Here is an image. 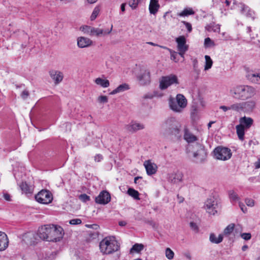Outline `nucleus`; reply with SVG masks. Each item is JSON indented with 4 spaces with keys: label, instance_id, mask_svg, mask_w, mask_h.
I'll use <instances>...</instances> for the list:
<instances>
[{
    "label": "nucleus",
    "instance_id": "20e7f679",
    "mask_svg": "<svg viewBox=\"0 0 260 260\" xmlns=\"http://www.w3.org/2000/svg\"><path fill=\"white\" fill-rule=\"evenodd\" d=\"M254 93V88L248 85L238 86L232 91V95L234 98L242 100L251 98Z\"/></svg>",
    "mask_w": 260,
    "mask_h": 260
},
{
    "label": "nucleus",
    "instance_id": "7c9ffc66",
    "mask_svg": "<svg viewBox=\"0 0 260 260\" xmlns=\"http://www.w3.org/2000/svg\"><path fill=\"white\" fill-rule=\"evenodd\" d=\"M245 128V127L240 124L236 126L237 134L239 139L241 141H243L244 138Z\"/></svg>",
    "mask_w": 260,
    "mask_h": 260
},
{
    "label": "nucleus",
    "instance_id": "603ef678",
    "mask_svg": "<svg viewBox=\"0 0 260 260\" xmlns=\"http://www.w3.org/2000/svg\"><path fill=\"white\" fill-rule=\"evenodd\" d=\"M241 237L244 240H249L251 239V234L250 233H243L241 235Z\"/></svg>",
    "mask_w": 260,
    "mask_h": 260
},
{
    "label": "nucleus",
    "instance_id": "3c124183",
    "mask_svg": "<svg viewBox=\"0 0 260 260\" xmlns=\"http://www.w3.org/2000/svg\"><path fill=\"white\" fill-rule=\"evenodd\" d=\"M192 66L193 70L195 72H198V61L197 58H194L192 59Z\"/></svg>",
    "mask_w": 260,
    "mask_h": 260
},
{
    "label": "nucleus",
    "instance_id": "f3484780",
    "mask_svg": "<svg viewBox=\"0 0 260 260\" xmlns=\"http://www.w3.org/2000/svg\"><path fill=\"white\" fill-rule=\"evenodd\" d=\"M125 127L128 132L135 133L138 130L143 129L144 126L143 124L136 122V121H132L128 124L126 125Z\"/></svg>",
    "mask_w": 260,
    "mask_h": 260
},
{
    "label": "nucleus",
    "instance_id": "72a5a7b5",
    "mask_svg": "<svg viewBox=\"0 0 260 260\" xmlns=\"http://www.w3.org/2000/svg\"><path fill=\"white\" fill-rule=\"evenodd\" d=\"M127 193L129 196L133 198L135 200H140V198H139L140 193H139V192L137 190L134 189V188H129L127 191Z\"/></svg>",
    "mask_w": 260,
    "mask_h": 260
},
{
    "label": "nucleus",
    "instance_id": "052dcab7",
    "mask_svg": "<svg viewBox=\"0 0 260 260\" xmlns=\"http://www.w3.org/2000/svg\"><path fill=\"white\" fill-rule=\"evenodd\" d=\"M102 159H103V156L101 154H97L94 157L95 161H98V162L101 161V160Z\"/></svg>",
    "mask_w": 260,
    "mask_h": 260
},
{
    "label": "nucleus",
    "instance_id": "393cba45",
    "mask_svg": "<svg viewBox=\"0 0 260 260\" xmlns=\"http://www.w3.org/2000/svg\"><path fill=\"white\" fill-rule=\"evenodd\" d=\"M183 175L181 173L178 172L170 175L169 181L172 183H177L182 181Z\"/></svg>",
    "mask_w": 260,
    "mask_h": 260
},
{
    "label": "nucleus",
    "instance_id": "4468645a",
    "mask_svg": "<svg viewBox=\"0 0 260 260\" xmlns=\"http://www.w3.org/2000/svg\"><path fill=\"white\" fill-rule=\"evenodd\" d=\"M49 228H50V224L45 225L39 228L36 234L37 238L39 237L42 240L48 241Z\"/></svg>",
    "mask_w": 260,
    "mask_h": 260
},
{
    "label": "nucleus",
    "instance_id": "338daca9",
    "mask_svg": "<svg viewBox=\"0 0 260 260\" xmlns=\"http://www.w3.org/2000/svg\"><path fill=\"white\" fill-rule=\"evenodd\" d=\"M4 198L7 201H10V196L8 193L4 194Z\"/></svg>",
    "mask_w": 260,
    "mask_h": 260
},
{
    "label": "nucleus",
    "instance_id": "473e14b6",
    "mask_svg": "<svg viewBox=\"0 0 260 260\" xmlns=\"http://www.w3.org/2000/svg\"><path fill=\"white\" fill-rule=\"evenodd\" d=\"M194 11L190 8H185L182 11L177 14V16L180 17H185L189 15H193Z\"/></svg>",
    "mask_w": 260,
    "mask_h": 260
},
{
    "label": "nucleus",
    "instance_id": "9b49d317",
    "mask_svg": "<svg viewBox=\"0 0 260 260\" xmlns=\"http://www.w3.org/2000/svg\"><path fill=\"white\" fill-rule=\"evenodd\" d=\"M110 194L106 190L101 191L95 199V201L96 203L102 205H106L110 202Z\"/></svg>",
    "mask_w": 260,
    "mask_h": 260
},
{
    "label": "nucleus",
    "instance_id": "423d86ee",
    "mask_svg": "<svg viewBox=\"0 0 260 260\" xmlns=\"http://www.w3.org/2000/svg\"><path fill=\"white\" fill-rule=\"evenodd\" d=\"M64 231L61 226L50 224L48 241L55 242L59 241L62 239Z\"/></svg>",
    "mask_w": 260,
    "mask_h": 260
},
{
    "label": "nucleus",
    "instance_id": "dca6fc26",
    "mask_svg": "<svg viewBox=\"0 0 260 260\" xmlns=\"http://www.w3.org/2000/svg\"><path fill=\"white\" fill-rule=\"evenodd\" d=\"M49 75L52 79L54 81V84L57 85L63 80V73L59 71L52 70L49 72Z\"/></svg>",
    "mask_w": 260,
    "mask_h": 260
},
{
    "label": "nucleus",
    "instance_id": "a18cd8bd",
    "mask_svg": "<svg viewBox=\"0 0 260 260\" xmlns=\"http://www.w3.org/2000/svg\"><path fill=\"white\" fill-rule=\"evenodd\" d=\"M169 51L170 52V54H171V59L175 62H178V59H177V57L178 56V53L174 51L171 49H169Z\"/></svg>",
    "mask_w": 260,
    "mask_h": 260
},
{
    "label": "nucleus",
    "instance_id": "1a4fd4ad",
    "mask_svg": "<svg viewBox=\"0 0 260 260\" xmlns=\"http://www.w3.org/2000/svg\"><path fill=\"white\" fill-rule=\"evenodd\" d=\"M214 153L217 159L222 160H228L232 156L231 150L227 147L218 146L214 150Z\"/></svg>",
    "mask_w": 260,
    "mask_h": 260
},
{
    "label": "nucleus",
    "instance_id": "cd10ccee",
    "mask_svg": "<svg viewBox=\"0 0 260 260\" xmlns=\"http://www.w3.org/2000/svg\"><path fill=\"white\" fill-rule=\"evenodd\" d=\"M19 36H20V39L22 40V41H24V42H23L21 44V47L23 48H24L26 47L27 44L29 43V37L28 35L26 33H25L24 31H20Z\"/></svg>",
    "mask_w": 260,
    "mask_h": 260
},
{
    "label": "nucleus",
    "instance_id": "412c9836",
    "mask_svg": "<svg viewBox=\"0 0 260 260\" xmlns=\"http://www.w3.org/2000/svg\"><path fill=\"white\" fill-rule=\"evenodd\" d=\"M9 240L7 235L0 232V251L5 250L8 246Z\"/></svg>",
    "mask_w": 260,
    "mask_h": 260
},
{
    "label": "nucleus",
    "instance_id": "e433bc0d",
    "mask_svg": "<svg viewBox=\"0 0 260 260\" xmlns=\"http://www.w3.org/2000/svg\"><path fill=\"white\" fill-rule=\"evenodd\" d=\"M144 248V245L142 244L136 243L134 244L130 250V253H133V251L139 252L142 251Z\"/></svg>",
    "mask_w": 260,
    "mask_h": 260
},
{
    "label": "nucleus",
    "instance_id": "6e6552de",
    "mask_svg": "<svg viewBox=\"0 0 260 260\" xmlns=\"http://www.w3.org/2000/svg\"><path fill=\"white\" fill-rule=\"evenodd\" d=\"M174 84H179L178 77L174 74H170L161 77L159 82V88L161 90H165Z\"/></svg>",
    "mask_w": 260,
    "mask_h": 260
},
{
    "label": "nucleus",
    "instance_id": "c756f323",
    "mask_svg": "<svg viewBox=\"0 0 260 260\" xmlns=\"http://www.w3.org/2000/svg\"><path fill=\"white\" fill-rule=\"evenodd\" d=\"M223 235L220 234L217 238L214 233H211L210 235L209 240L212 243L219 244L223 240Z\"/></svg>",
    "mask_w": 260,
    "mask_h": 260
},
{
    "label": "nucleus",
    "instance_id": "f257e3e1",
    "mask_svg": "<svg viewBox=\"0 0 260 260\" xmlns=\"http://www.w3.org/2000/svg\"><path fill=\"white\" fill-rule=\"evenodd\" d=\"M184 139L189 143L187 150L192 153L195 161L197 163L203 162L207 155L204 146L198 142L193 143L198 140V138L186 127L184 128Z\"/></svg>",
    "mask_w": 260,
    "mask_h": 260
},
{
    "label": "nucleus",
    "instance_id": "39448f33",
    "mask_svg": "<svg viewBox=\"0 0 260 260\" xmlns=\"http://www.w3.org/2000/svg\"><path fill=\"white\" fill-rule=\"evenodd\" d=\"M169 106L174 112L181 113L187 106V100L183 95L178 94L176 99H170Z\"/></svg>",
    "mask_w": 260,
    "mask_h": 260
},
{
    "label": "nucleus",
    "instance_id": "ddd939ff",
    "mask_svg": "<svg viewBox=\"0 0 260 260\" xmlns=\"http://www.w3.org/2000/svg\"><path fill=\"white\" fill-rule=\"evenodd\" d=\"M137 79L141 85H145L150 82V75L149 72L145 70L137 76Z\"/></svg>",
    "mask_w": 260,
    "mask_h": 260
},
{
    "label": "nucleus",
    "instance_id": "9d476101",
    "mask_svg": "<svg viewBox=\"0 0 260 260\" xmlns=\"http://www.w3.org/2000/svg\"><path fill=\"white\" fill-rule=\"evenodd\" d=\"M35 199L40 203L48 204L52 202L53 197L49 190L43 189L36 195Z\"/></svg>",
    "mask_w": 260,
    "mask_h": 260
},
{
    "label": "nucleus",
    "instance_id": "f704fd0d",
    "mask_svg": "<svg viewBox=\"0 0 260 260\" xmlns=\"http://www.w3.org/2000/svg\"><path fill=\"white\" fill-rule=\"evenodd\" d=\"M205 65L204 70L205 71L208 70L211 68L213 64V61L211 59V57L209 55H205Z\"/></svg>",
    "mask_w": 260,
    "mask_h": 260
},
{
    "label": "nucleus",
    "instance_id": "79ce46f5",
    "mask_svg": "<svg viewBox=\"0 0 260 260\" xmlns=\"http://www.w3.org/2000/svg\"><path fill=\"white\" fill-rule=\"evenodd\" d=\"M165 254L169 259H172L174 258V253L170 248H166Z\"/></svg>",
    "mask_w": 260,
    "mask_h": 260
},
{
    "label": "nucleus",
    "instance_id": "2eb2a0df",
    "mask_svg": "<svg viewBox=\"0 0 260 260\" xmlns=\"http://www.w3.org/2000/svg\"><path fill=\"white\" fill-rule=\"evenodd\" d=\"M144 166L145 168L147 174L148 175H152L156 173L157 170V165L151 161L150 160H147L144 161Z\"/></svg>",
    "mask_w": 260,
    "mask_h": 260
},
{
    "label": "nucleus",
    "instance_id": "a19ab883",
    "mask_svg": "<svg viewBox=\"0 0 260 260\" xmlns=\"http://www.w3.org/2000/svg\"><path fill=\"white\" fill-rule=\"evenodd\" d=\"M100 11V9L99 6H96L94 8L93 12L90 16V20L91 21H93L96 18L97 16L99 14Z\"/></svg>",
    "mask_w": 260,
    "mask_h": 260
},
{
    "label": "nucleus",
    "instance_id": "e2e57ef3",
    "mask_svg": "<svg viewBox=\"0 0 260 260\" xmlns=\"http://www.w3.org/2000/svg\"><path fill=\"white\" fill-rule=\"evenodd\" d=\"M88 226H90L91 228H92L93 229H94L95 230H98L100 228L99 225L98 224H96L90 225H88Z\"/></svg>",
    "mask_w": 260,
    "mask_h": 260
},
{
    "label": "nucleus",
    "instance_id": "5fc2aeb1",
    "mask_svg": "<svg viewBox=\"0 0 260 260\" xmlns=\"http://www.w3.org/2000/svg\"><path fill=\"white\" fill-rule=\"evenodd\" d=\"M245 202L247 206H250V207L254 206V201L253 200L250 199H246L245 200Z\"/></svg>",
    "mask_w": 260,
    "mask_h": 260
},
{
    "label": "nucleus",
    "instance_id": "f8f14e48",
    "mask_svg": "<svg viewBox=\"0 0 260 260\" xmlns=\"http://www.w3.org/2000/svg\"><path fill=\"white\" fill-rule=\"evenodd\" d=\"M36 233L29 232L22 235V240L27 245L34 244L37 240Z\"/></svg>",
    "mask_w": 260,
    "mask_h": 260
},
{
    "label": "nucleus",
    "instance_id": "0eeeda50",
    "mask_svg": "<svg viewBox=\"0 0 260 260\" xmlns=\"http://www.w3.org/2000/svg\"><path fill=\"white\" fill-rule=\"evenodd\" d=\"M204 208L210 215H214L220 209L217 199L214 197H210L205 202Z\"/></svg>",
    "mask_w": 260,
    "mask_h": 260
},
{
    "label": "nucleus",
    "instance_id": "58836bf2",
    "mask_svg": "<svg viewBox=\"0 0 260 260\" xmlns=\"http://www.w3.org/2000/svg\"><path fill=\"white\" fill-rule=\"evenodd\" d=\"M20 187L23 193L27 194L31 192L30 187L26 182H22L20 185Z\"/></svg>",
    "mask_w": 260,
    "mask_h": 260
},
{
    "label": "nucleus",
    "instance_id": "13d9d810",
    "mask_svg": "<svg viewBox=\"0 0 260 260\" xmlns=\"http://www.w3.org/2000/svg\"><path fill=\"white\" fill-rule=\"evenodd\" d=\"M188 50H178V51H179V53H178V54H179V55H180L182 57H184V55L185 53V52L187 51Z\"/></svg>",
    "mask_w": 260,
    "mask_h": 260
},
{
    "label": "nucleus",
    "instance_id": "69168bd1",
    "mask_svg": "<svg viewBox=\"0 0 260 260\" xmlns=\"http://www.w3.org/2000/svg\"><path fill=\"white\" fill-rule=\"evenodd\" d=\"M255 167L256 169L260 168V159H258V160L255 162Z\"/></svg>",
    "mask_w": 260,
    "mask_h": 260
},
{
    "label": "nucleus",
    "instance_id": "5701e85b",
    "mask_svg": "<svg viewBox=\"0 0 260 260\" xmlns=\"http://www.w3.org/2000/svg\"><path fill=\"white\" fill-rule=\"evenodd\" d=\"M240 125H241L246 129L249 128L253 124V120L250 117L244 116L239 119Z\"/></svg>",
    "mask_w": 260,
    "mask_h": 260
},
{
    "label": "nucleus",
    "instance_id": "8fccbe9b",
    "mask_svg": "<svg viewBox=\"0 0 260 260\" xmlns=\"http://www.w3.org/2000/svg\"><path fill=\"white\" fill-rule=\"evenodd\" d=\"M182 23L185 25V27L187 29L188 32H190L192 31V26L190 23L186 22L185 21H182Z\"/></svg>",
    "mask_w": 260,
    "mask_h": 260
},
{
    "label": "nucleus",
    "instance_id": "2f4dec72",
    "mask_svg": "<svg viewBox=\"0 0 260 260\" xmlns=\"http://www.w3.org/2000/svg\"><path fill=\"white\" fill-rule=\"evenodd\" d=\"M95 83L103 87L106 88L109 86L110 82L107 79H104L101 78H97L94 80Z\"/></svg>",
    "mask_w": 260,
    "mask_h": 260
},
{
    "label": "nucleus",
    "instance_id": "b1692460",
    "mask_svg": "<svg viewBox=\"0 0 260 260\" xmlns=\"http://www.w3.org/2000/svg\"><path fill=\"white\" fill-rule=\"evenodd\" d=\"M241 5V13L247 17L251 18L253 19L254 18V12L244 4H242Z\"/></svg>",
    "mask_w": 260,
    "mask_h": 260
},
{
    "label": "nucleus",
    "instance_id": "c03bdc74",
    "mask_svg": "<svg viewBox=\"0 0 260 260\" xmlns=\"http://www.w3.org/2000/svg\"><path fill=\"white\" fill-rule=\"evenodd\" d=\"M214 45V43L213 41H212L210 38H207L205 39L204 41V46L206 48L210 47Z\"/></svg>",
    "mask_w": 260,
    "mask_h": 260
},
{
    "label": "nucleus",
    "instance_id": "09e8293b",
    "mask_svg": "<svg viewBox=\"0 0 260 260\" xmlns=\"http://www.w3.org/2000/svg\"><path fill=\"white\" fill-rule=\"evenodd\" d=\"M69 223L72 225H78L82 223V220L79 218L73 219L69 221Z\"/></svg>",
    "mask_w": 260,
    "mask_h": 260
},
{
    "label": "nucleus",
    "instance_id": "bb28decb",
    "mask_svg": "<svg viewBox=\"0 0 260 260\" xmlns=\"http://www.w3.org/2000/svg\"><path fill=\"white\" fill-rule=\"evenodd\" d=\"M129 89V85L126 83H123L119 85L116 88L111 91L110 94L111 95L122 92Z\"/></svg>",
    "mask_w": 260,
    "mask_h": 260
},
{
    "label": "nucleus",
    "instance_id": "680f3d73",
    "mask_svg": "<svg viewBox=\"0 0 260 260\" xmlns=\"http://www.w3.org/2000/svg\"><path fill=\"white\" fill-rule=\"evenodd\" d=\"M154 95L152 93H147L146 94L144 98L145 99H152L153 97H154Z\"/></svg>",
    "mask_w": 260,
    "mask_h": 260
},
{
    "label": "nucleus",
    "instance_id": "ea45409f",
    "mask_svg": "<svg viewBox=\"0 0 260 260\" xmlns=\"http://www.w3.org/2000/svg\"><path fill=\"white\" fill-rule=\"evenodd\" d=\"M235 228V224L231 223L228 225L224 230L223 234L225 236L230 235L234 231Z\"/></svg>",
    "mask_w": 260,
    "mask_h": 260
},
{
    "label": "nucleus",
    "instance_id": "c85d7f7f",
    "mask_svg": "<svg viewBox=\"0 0 260 260\" xmlns=\"http://www.w3.org/2000/svg\"><path fill=\"white\" fill-rule=\"evenodd\" d=\"M56 255V252H49L43 253L42 256L39 257L40 260H54Z\"/></svg>",
    "mask_w": 260,
    "mask_h": 260
},
{
    "label": "nucleus",
    "instance_id": "6e6d98bb",
    "mask_svg": "<svg viewBox=\"0 0 260 260\" xmlns=\"http://www.w3.org/2000/svg\"><path fill=\"white\" fill-rule=\"evenodd\" d=\"M190 226L192 230H193L195 231H197V232L198 231V227L195 222H190Z\"/></svg>",
    "mask_w": 260,
    "mask_h": 260
},
{
    "label": "nucleus",
    "instance_id": "aec40b11",
    "mask_svg": "<svg viewBox=\"0 0 260 260\" xmlns=\"http://www.w3.org/2000/svg\"><path fill=\"white\" fill-rule=\"evenodd\" d=\"M178 50H188V46L186 45V40L184 36H181L176 39Z\"/></svg>",
    "mask_w": 260,
    "mask_h": 260
},
{
    "label": "nucleus",
    "instance_id": "a211bd4d",
    "mask_svg": "<svg viewBox=\"0 0 260 260\" xmlns=\"http://www.w3.org/2000/svg\"><path fill=\"white\" fill-rule=\"evenodd\" d=\"M112 29V25L111 26V27L110 29H101L100 28H95L94 27H92V32L91 34V36H96V37H101L102 36L106 35L108 34H109Z\"/></svg>",
    "mask_w": 260,
    "mask_h": 260
},
{
    "label": "nucleus",
    "instance_id": "4d7b16f0",
    "mask_svg": "<svg viewBox=\"0 0 260 260\" xmlns=\"http://www.w3.org/2000/svg\"><path fill=\"white\" fill-rule=\"evenodd\" d=\"M21 97L24 100H25L27 98V97L29 95V92L27 90H24L22 91V92L21 93Z\"/></svg>",
    "mask_w": 260,
    "mask_h": 260
},
{
    "label": "nucleus",
    "instance_id": "6ab92c4d",
    "mask_svg": "<svg viewBox=\"0 0 260 260\" xmlns=\"http://www.w3.org/2000/svg\"><path fill=\"white\" fill-rule=\"evenodd\" d=\"M92 41L89 38L80 37L77 39V45L79 48H83L91 46Z\"/></svg>",
    "mask_w": 260,
    "mask_h": 260
},
{
    "label": "nucleus",
    "instance_id": "49530a36",
    "mask_svg": "<svg viewBox=\"0 0 260 260\" xmlns=\"http://www.w3.org/2000/svg\"><path fill=\"white\" fill-rule=\"evenodd\" d=\"M139 3V0H129L128 5L133 9H134L137 8Z\"/></svg>",
    "mask_w": 260,
    "mask_h": 260
},
{
    "label": "nucleus",
    "instance_id": "7ed1b4c3",
    "mask_svg": "<svg viewBox=\"0 0 260 260\" xmlns=\"http://www.w3.org/2000/svg\"><path fill=\"white\" fill-rule=\"evenodd\" d=\"M119 248V244L113 236L106 237L100 243V249L103 254L113 253L118 251Z\"/></svg>",
    "mask_w": 260,
    "mask_h": 260
},
{
    "label": "nucleus",
    "instance_id": "c9c22d12",
    "mask_svg": "<svg viewBox=\"0 0 260 260\" xmlns=\"http://www.w3.org/2000/svg\"><path fill=\"white\" fill-rule=\"evenodd\" d=\"M229 195L230 200L232 202H236L239 201L240 200V198L238 195L235 192L234 190H230L229 191Z\"/></svg>",
    "mask_w": 260,
    "mask_h": 260
},
{
    "label": "nucleus",
    "instance_id": "864d4df0",
    "mask_svg": "<svg viewBox=\"0 0 260 260\" xmlns=\"http://www.w3.org/2000/svg\"><path fill=\"white\" fill-rule=\"evenodd\" d=\"M98 100L101 103H106L108 102V98L105 95L100 96L98 98Z\"/></svg>",
    "mask_w": 260,
    "mask_h": 260
},
{
    "label": "nucleus",
    "instance_id": "de8ad7c7",
    "mask_svg": "<svg viewBox=\"0 0 260 260\" xmlns=\"http://www.w3.org/2000/svg\"><path fill=\"white\" fill-rule=\"evenodd\" d=\"M79 199L83 202H86L90 200V197L85 193H83L79 196Z\"/></svg>",
    "mask_w": 260,
    "mask_h": 260
},
{
    "label": "nucleus",
    "instance_id": "bf43d9fd",
    "mask_svg": "<svg viewBox=\"0 0 260 260\" xmlns=\"http://www.w3.org/2000/svg\"><path fill=\"white\" fill-rule=\"evenodd\" d=\"M219 108L222 109L224 112L231 110L230 106H221Z\"/></svg>",
    "mask_w": 260,
    "mask_h": 260
},
{
    "label": "nucleus",
    "instance_id": "a878e982",
    "mask_svg": "<svg viewBox=\"0 0 260 260\" xmlns=\"http://www.w3.org/2000/svg\"><path fill=\"white\" fill-rule=\"evenodd\" d=\"M159 8L158 0H150L149 10L150 13L152 14H155Z\"/></svg>",
    "mask_w": 260,
    "mask_h": 260
},
{
    "label": "nucleus",
    "instance_id": "f03ea898",
    "mask_svg": "<svg viewBox=\"0 0 260 260\" xmlns=\"http://www.w3.org/2000/svg\"><path fill=\"white\" fill-rule=\"evenodd\" d=\"M180 124L174 117L167 119L161 125V133L165 137H178Z\"/></svg>",
    "mask_w": 260,
    "mask_h": 260
},
{
    "label": "nucleus",
    "instance_id": "0e129e2a",
    "mask_svg": "<svg viewBox=\"0 0 260 260\" xmlns=\"http://www.w3.org/2000/svg\"><path fill=\"white\" fill-rule=\"evenodd\" d=\"M239 207H240L241 210L243 212H245V211L244 210V208L246 209L245 207V205L242 203L241 202H239Z\"/></svg>",
    "mask_w": 260,
    "mask_h": 260
},
{
    "label": "nucleus",
    "instance_id": "4c0bfd02",
    "mask_svg": "<svg viewBox=\"0 0 260 260\" xmlns=\"http://www.w3.org/2000/svg\"><path fill=\"white\" fill-rule=\"evenodd\" d=\"M231 110L239 112L244 108L243 103H236L230 106Z\"/></svg>",
    "mask_w": 260,
    "mask_h": 260
},
{
    "label": "nucleus",
    "instance_id": "4be33fe9",
    "mask_svg": "<svg viewBox=\"0 0 260 260\" xmlns=\"http://www.w3.org/2000/svg\"><path fill=\"white\" fill-rule=\"evenodd\" d=\"M248 80L255 84H260V71L257 72L249 73L247 76Z\"/></svg>",
    "mask_w": 260,
    "mask_h": 260
},
{
    "label": "nucleus",
    "instance_id": "37998d69",
    "mask_svg": "<svg viewBox=\"0 0 260 260\" xmlns=\"http://www.w3.org/2000/svg\"><path fill=\"white\" fill-rule=\"evenodd\" d=\"M92 26L85 25L81 27V29L84 34H86L88 35L91 36V34L92 32Z\"/></svg>",
    "mask_w": 260,
    "mask_h": 260
},
{
    "label": "nucleus",
    "instance_id": "774afa93",
    "mask_svg": "<svg viewBox=\"0 0 260 260\" xmlns=\"http://www.w3.org/2000/svg\"><path fill=\"white\" fill-rule=\"evenodd\" d=\"M98 0H86V2L89 4L95 3Z\"/></svg>",
    "mask_w": 260,
    "mask_h": 260
}]
</instances>
